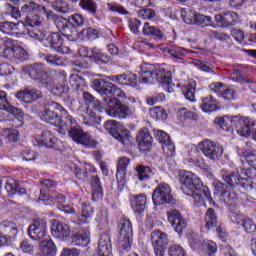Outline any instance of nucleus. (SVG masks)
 <instances>
[{
  "label": "nucleus",
  "mask_w": 256,
  "mask_h": 256,
  "mask_svg": "<svg viewBox=\"0 0 256 256\" xmlns=\"http://www.w3.org/2000/svg\"><path fill=\"white\" fill-rule=\"evenodd\" d=\"M92 87L97 93L102 95L104 110L110 117H114L115 119H126V117H129V115L133 113V110H131L129 106L122 104L121 101H119V99L125 97V92L117 87V85L105 81L104 79H94Z\"/></svg>",
  "instance_id": "obj_1"
},
{
  "label": "nucleus",
  "mask_w": 256,
  "mask_h": 256,
  "mask_svg": "<svg viewBox=\"0 0 256 256\" xmlns=\"http://www.w3.org/2000/svg\"><path fill=\"white\" fill-rule=\"evenodd\" d=\"M46 13L47 8L45 6L35 2H28L21 7V10L14 6L10 15L13 19H24L25 25L32 27V30H29V35L32 39L43 41L45 33L41 30V27Z\"/></svg>",
  "instance_id": "obj_2"
},
{
  "label": "nucleus",
  "mask_w": 256,
  "mask_h": 256,
  "mask_svg": "<svg viewBox=\"0 0 256 256\" xmlns=\"http://www.w3.org/2000/svg\"><path fill=\"white\" fill-rule=\"evenodd\" d=\"M180 183L182 193L188 197H193L197 207L205 206L206 201L210 203L213 201L209 187L203 185L201 178H198L197 175L192 172H184L180 176Z\"/></svg>",
  "instance_id": "obj_3"
},
{
  "label": "nucleus",
  "mask_w": 256,
  "mask_h": 256,
  "mask_svg": "<svg viewBox=\"0 0 256 256\" xmlns=\"http://www.w3.org/2000/svg\"><path fill=\"white\" fill-rule=\"evenodd\" d=\"M44 17L52 21L57 27L58 31L68 39V41H77L79 39V27L85 24V17L81 14H73L68 18L53 13V11L46 10Z\"/></svg>",
  "instance_id": "obj_4"
},
{
  "label": "nucleus",
  "mask_w": 256,
  "mask_h": 256,
  "mask_svg": "<svg viewBox=\"0 0 256 256\" xmlns=\"http://www.w3.org/2000/svg\"><path fill=\"white\" fill-rule=\"evenodd\" d=\"M139 75L140 83H145L146 85L160 83L161 87H163L167 93H173V86H171L173 81L171 72L165 71L159 64H142L140 66Z\"/></svg>",
  "instance_id": "obj_5"
},
{
  "label": "nucleus",
  "mask_w": 256,
  "mask_h": 256,
  "mask_svg": "<svg viewBox=\"0 0 256 256\" xmlns=\"http://www.w3.org/2000/svg\"><path fill=\"white\" fill-rule=\"evenodd\" d=\"M222 179L230 189L241 187L244 191H253V169L240 168L233 172L222 174Z\"/></svg>",
  "instance_id": "obj_6"
},
{
  "label": "nucleus",
  "mask_w": 256,
  "mask_h": 256,
  "mask_svg": "<svg viewBox=\"0 0 256 256\" xmlns=\"http://www.w3.org/2000/svg\"><path fill=\"white\" fill-rule=\"evenodd\" d=\"M41 186L42 188L40 189V196H39L40 201H52L58 204L59 211H63L64 213H67V214L75 213V208H73L71 205L63 204L66 201L65 195L55 191H51V190H48L47 192V189L57 187V182L51 179H45L41 181Z\"/></svg>",
  "instance_id": "obj_7"
},
{
  "label": "nucleus",
  "mask_w": 256,
  "mask_h": 256,
  "mask_svg": "<svg viewBox=\"0 0 256 256\" xmlns=\"http://www.w3.org/2000/svg\"><path fill=\"white\" fill-rule=\"evenodd\" d=\"M118 249L121 256L131 251L133 245V224L128 218H122L118 224Z\"/></svg>",
  "instance_id": "obj_8"
},
{
  "label": "nucleus",
  "mask_w": 256,
  "mask_h": 256,
  "mask_svg": "<svg viewBox=\"0 0 256 256\" xmlns=\"http://www.w3.org/2000/svg\"><path fill=\"white\" fill-rule=\"evenodd\" d=\"M24 73L33 81L39 83L40 87L47 89L51 85V75H55L57 71H47L41 63H34L24 68Z\"/></svg>",
  "instance_id": "obj_9"
},
{
  "label": "nucleus",
  "mask_w": 256,
  "mask_h": 256,
  "mask_svg": "<svg viewBox=\"0 0 256 256\" xmlns=\"http://www.w3.org/2000/svg\"><path fill=\"white\" fill-rule=\"evenodd\" d=\"M61 115H67V110L61 104L54 101L45 104L43 110L39 113L41 121L54 125V127L61 125Z\"/></svg>",
  "instance_id": "obj_10"
},
{
  "label": "nucleus",
  "mask_w": 256,
  "mask_h": 256,
  "mask_svg": "<svg viewBox=\"0 0 256 256\" xmlns=\"http://www.w3.org/2000/svg\"><path fill=\"white\" fill-rule=\"evenodd\" d=\"M75 93L78 95V99H83L85 105H91L96 111H103L101 102L93 96V94L85 91V79L79 76H75L70 81Z\"/></svg>",
  "instance_id": "obj_11"
},
{
  "label": "nucleus",
  "mask_w": 256,
  "mask_h": 256,
  "mask_svg": "<svg viewBox=\"0 0 256 256\" xmlns=\"http://www.w3.org/2000/svg\"><path fill=\"white\" fill-rule=\"evenodd\" d=\"M104 129L122 145H129L133 137L128 129H124L121 124L115 120H108L104 123Z\"/></svg>",
  "instance_id": "obj_12"
},
{
  "label": "nucleus",
  "mask_w": 256,
  "mask_h": 256,
  "mask_svg": "<svg viewBox=\"0 0 256 256\" xmlns=\"http://www.w3.org/2000/svg\"><path fill=\"white\" fill-rule=\"evenodd\" d=\"M197 151L203 153L210 161H219L223 157L224 148L221 144L205 139L197 145Z\"/></svg>",
  "instance_id": "obj_13"
},
{
  "label": "nucleus",
  "mask_w": 256,
  "mask_h": 256,
  "mask_svg": "<svg viewBox=\"0 0 256 256\" xmlns=\"http://www.w3.org/2000/svg\"><path fill=\"white\" fill-rule=\"evenodd\" d=\"M152 201L154 205H175L177 200L171 194V186L167 183H160L152 193Z\"/></svg>",
  "instance_id": "obj_14"
},
{
  "label": "nucleus",
  "mask_w": 256,
  "mask_h": 256,
  "mask_svg": "<svg viewBox=\"0 0 256 256\" xmlns=\"http://www.w3.org/2000/svg\"><path fill=\"white\" fill-rule=\"evenodd\" d=\"M4 45L3 51L0 52L2 57L10 61H25L27 60V52L19 46H15V42L11 38L2 40Z\"/></svg>",
  "instance_id": "obj_15"
},
{
  "label": "nucleus",
  "mask_w": 256,
  "mask_h": 256,
  "mask_svg": "<svg viewBox=\"0 0 256 256\" xmlns=\"http://www.w3.org/2000/svg\"><path fill=\"white\" fill-rule=\"evenodd\" d=\"M45 41V47H49L55 53H60L61 55H69L71 53V48L63 44V35L61 32L50 33Z\"/></svg>",
  "instance_id": "obj_16"
},
{
  "label": "nucleus",
  "mask_w": 256,
  "mask_h": 256,
  "mask_svg": "<svg viewBox=\"0 0 256 256\" xmlns=\"http://www.w3.org/2000/svg\"><path fill=\"white\" fill-rule=\"evenodd\" d=\"M216 194L219 195L220 201H223L228 207H237V201H239V195L234 191H227V185L221 181H215L213 183Z\"/></svg>",
  "instance_id": "obj_17"
},
{
  "label": "nucleus",
  "mask_w": 256,
  "mask_h": 256,
  "mask_svg": "<svg viewBox=\"0 0 256 256\" xmlns=\"http://www.w3.org/2000/svg\"><path fill=\"white\" fill-rule=\"evenodd\" d=\"M19 233V226L11 221H3L0 223V247L11 243Z\"/></svg>",
  "instance_id": "obj_18"
},
{
  "label": "nucleus",
  "mask_w": 256,
  "mask_h": 256,
  "mask_svg": "<svg viewBox=\"0 0 256 256\" xmlns=\"http://www.w3.org/2000/svg\"><path fill=\"white\" fill-rule=\"evenodd\" d=\"M231 125L235 127L238 135L247 137V135L252 133L253 127H255V121L243 116H231Z\"/></svg>",
  "instance_id": "obj_19"
},
{
  "label": "nucleus",
  "mask_w": 256,
  "mask_h": 256,
  "mask_svg": "<svg viewBox=\"0 0 256 256\" xmlns=\"http://www.w3.org/2000/svg\"><path fill=\"white\" fill-rule=\"evenodd\" d=\"M68 137L78 145H83L84 147H97V141L91 138L87 132H84L81 126L69 130Z\"/></svg>",
  "instance_id": "obj_20"
},
{
  "label": "nucleus",
  "mask_w": 256,
  "mask_h": 256,
  "mask_svg": "<svg viewBox=\"0 0 256 256\" xmlns=\"http://www.w3.org/2000/svg\"><path fill=\"white\" fill-rule=\"evenodd\" d=\"M152 247L156 256H165V251L169 245V239L165 232L154 230L151 233Z\"/></svg>",
  "instance_id": "obj_21"
},
{
  "label": "nucleus",
  "mask_w": 256,
  "mask_h": 256,
  "mask_svg": "<svg viewBox=\"0 0 256 256\" xmlns=\"http://www.w3.org/2000/svg\"><path fill=\"white\" fill-rule=\"evenodd\" d=\"M28 235L33 241H44L47 237V222L41 219L34 220L28 227Z\"/></svg>",
  "instance_id": "obj_22"
},
{
  "label": "nucleus",
  "mask_w": 256,
  "mask_h": 256,
  "mask_svg": "<svg viewBox=\"0 0 256 256\" xmlns=\"http://www.w3.org/2000/svg\"><path fill=\"white\" fill-rule=\"evenodd\" d=\"M167 218L174 231L181 237L183 231L187 229V220L183 218V215L178 210L168 211Z\"/></svg>",
  "instance_id": "obj_23"
},
{
  "label": "nucleus",
  "mask_w": 256,
  "mask_h": 256,
  "mask_svg": "<svg viewBox=\"0 0 256 256\" xmlns=\"http://www.w3.org/2000/svg\"><path fill=\"white\" fill-rule=\"evenodd\" d=\"M154 136L163 145V151L167 157L175 155V144L171 141V137L163 130H154Z\"/></svg>",
  "instance_id": "obj_24"
},
{
  "label": "nucleus",
  "mask_w": 256,
  "mask_h": 256,
  "mask_svg": "<svg viewBox=\"0 0 256 256\" xmlns=\"http://www.w3.org/2000/svg\"><path fill=\"white\" fill-rule=\"evenodd\" d=\"M136 141L142 153H149L153 147V136H151L149 128H142L136 137Z\"/></svg>",
  "instance_id": "obj_25"
},
{
  "label": "nucleus",
  "mask_w": 256,
  "mask_h": 256,
  "mask_svg": "<svg viewBox=\"0 0 256 256\" xmlns=\"http://www.w3.org/2000/svg\"><path fill=\"white\" fill-rule=\"evenodd\" d=\"M239 19V15L233 11H227L222 14L215 15V21L218 27H222L223 29H227V27H233L237 25V20Z\"/></svg>",
  "instance_id": "obj_26"
},
{
  "label": "nucleus",
  "mask_w": 256,
  "mask_h": 256,
  "mask_svg": "<svg viewBox=\"0 0 256 256\" xmlns=\"http://www.w3.org/2000/svg\"><path fill=\"white\" fill-rule=\"evenodd\" d=\"M51 233L55 239H59L60 241H67V239L71 237V229L69 228V225L59 220H55L52 223Z\"/></svg>",
  "instance_id": "obj_27"
},
{
  "label": "nucleus",
  "mask_w": 256,
  "mask_h": 256,
  "mask_svg": "<svg viewBox=\"0 0 256 256\" xmlns=\"http://www.w3.org/2000/svg\"><path fill=\"white\" fill-rule=\"evenodd\" d=\"M108 80L118 85H125L127 87H137V75L131 72H124L119 75L108 76Z\"/></svg>",
  "instance_id": "obj_28"
},
{
  "label": "nucleus",
  "mask_w": 256,
  "mask_h": 256,
  "mask_svg": "<svg viewBox=\"0 0 256 256\" xmlns=\"http://www.w3.org/2000/svg\"><path fill=\"white\" fill-rule=\"evenodd\" d=\"M0 110L7 111V113L13 115L18 121L23 119V111L9 104V100H7V92L5 91H0Z\"/></svg>",
  "instance_id": "obj_29"
},
{
  "label": "nucleus",
  "mask_w": 256,
  "mask_h": 256,
  "mask_svg": "<svg viewBox=\"0 0 256 256\" xmlns=\"http://www.w3.org/2000/svg\"><path fill=\"white\" fill-rule=\"evenodd\" d=\"M129 165L128 158H121L117 165L116 179L119 191H123L127 183V167Z\"/></svg>",
  "instance_id": "obj_30"
},
{
  "label": "nucleus",
  "mask_w": 256,
  "mask_h": 256,
  "mask_svg": "<svg viewBox=\"0 0 256 256\" xmlns=\"http://www.w3.org/2000/svg\"><path fill=\"white\" fill-rule=\"evenodd\" d=\"M57 127L60 129L59 133H61V135H65L66 133H69L71 129L79 127V125L77 124V120H75V118L69 115L66 111V114H61L60 125H57Z\"/></svg>",
  "instance_id": "obj_31"
},
{
  "label": "nucleus",
  "mask_w": 256,
  "mask_h": 256,
  "mask_svg": "<svg viewBox=\"0 0 256 256\" xmlns=\"http://www.w3.org/2000/svg\"><path fill=\"white\" fill-rule=\"evenodd\" d=\"M113 244L109 234H102L98 241V256H113Z\"/></svg>",
  "instance_id": "obj_32"
},
{
  "label": "nucleus",
  "mask_w": 256,
  "mask_h": 256,
  "mask_svg": "<svg viewBox=\"0 0 256 256\" xmlns=\"http://www.w3.org/2000/svg\"><path fill=\"white\" fill-rule=\"evenodd\" d=\"M33 143L34 145H38V147H47L48 149H51L57 144V138L53 136L51 131L45 130L42 132L41 138L34 139Z\"/></svg>",
  "instance_id": "obj_33"
},
{
  "label": "nucleus",
  "mask_w": 256,
  "mask_h": 256,
  "mask_svg": "<svg viewBox=\"0 0 256 256\" xmlns=\"http://www.w3.org/2000/svg\"><path fill=\"white\" fill-rule=\"evenodd\" d=\"M166 53L170 55V58L173 61L181 63L185 57L191 55V50L179 46H173L171 48H166Z\"/></svg>",
  "instance_id": "obj_34"
},
{
  "label": "nucleus",
  "mask_w": 256,
  "mask_h": 256,
  "mask_svg": "<svg viewBox=\"0 0 256 256\" xmlns=\"http://www.w3.org/2000/svg\"><path fill=\"white\" fill-rule=\"evenodd\" d=\"M90 61H93L96 65H108V63H111V57L103 53L101 49L93 47L90 48Z\"/></svg>",
  "instance_id": "obj_35"
},
{
  "label": "nucleus",
  "mask_w": 256,
  "mask_h": 256,
  "mask_svg": "<svg viewBox=\"0 0 256 256\" xmlns=\"http://www.w3.org/2000/svg\"><path fill=\"white\" fill-rule=\"evenodd\" d=\"M142 33L146 37H153L154 39H157V41H165V39H167V37H165V33L161 31V29L151 26L149 22L144 23Z\"/></svg>",
  "instance_id": "obj_36"
},
{
  "label": "nucleus",
  "mask_w": 256,
  "mask_h": 256,
  "mask_svg": "<svg viewBox=\"0 0 256 256\" xmlns=\"http://www.w3.org/2000/svg\"><path fill=\"white\" fill-rule=\"evenodd\" d=\"M200 107L204 113H213V111H219L221 105L217 99H214L213 96L208 95L202 98V103Z\"/></svg>",
  "instance_id": "obj_37"
},
{
  "label": "nucleus",
  "mask_w": 256,
  "mask_h": 256,
  "mask_svg": "<svg viewBox=\"0 0 256 256\" xmlns=\"http://www.w3.org/2000/svg\"><path fill=\"white\" fill-rule=\"evenodd\" d=\"M90 243V233L88 230H79L72 235V245L76 247H87Z\"/></svg>",
  "instance_id": "obj_38"
},
{
  "label": "nucleus",
  "mask_w": 256,
  "mask_h": 256,
  "mask_svg": "<svg viewBox=\"0 0 256 256\" xmlns=\"http://www.w3.org/2000/svg\"><path fill=\"white\" fill-rule=\"evenodd\" d=\"M90 185L92 189V201H99V199H103L101 178H99V176H91Z\"/></svg>",
  "instance_id": "obj_39"
},
{
  "label": "nucleus",
  "mask_w": 256,
  "mask_h": 256,
  "mask_svg": "<svg viewBox=\"0 0 256 256\" xmlns=\"http://www.w3.org/2000/svg\"><path fill=\"white\" fill-rule=\"evenodd\" d=\"M131 207L134 213L141 214L145 211V205L147 204V196L144 194H139L137 196H133L130 199Z\"/></svg>",
  "instance_id": "obj_40"
},
{
  "label": "nucleus",
  "mask_w": 256,
  "mask_h": 256,
  "mask_svg": "<svg viewBox=\"0 0 256 256\" xmlns=\"http://www.w3.org/2000/svg\"><path fill=\"white\" fill-rule=\"evenodd\" d=\"M136 177H138L139 181H147V179H151L155 175L153 169L147 165L138 164L135 167Z\"/></svg>",
  "instance_id": "obj_41"
},
{
  "label": "nucleus",
  "mask_w": 256,
  "mask_h": 256,
  "mask_svg": "<svg viewBox=\"0 0 256 256\" xmlns=\"http://www.w3.org/2000/svg\"><path fill=\"white\" fill-rule=\"evenodd\" d=\"M83 123L84 125H88V127H95V125L101 123V116L97 115L93 109L87 108L83 116Z\"/></svg>",
  "instance_id": "obj_42"
},
{
  "label": "nucleus",
  "mask_w": 256,
  "mask_h": 256,
  "mask_svg": "<svg viewBox=\"0 0 256 256\" xmlns=\"http://www.w3.org/2000/svg\"><path fill=\"white\" fill-rule=\"evenodd\" d=\"M40 251L43 256H56L57 255V246L53 240H41L40 241Z\"/></svg>",
  "instance_id": "obj_43"
},
{
  "label": "nucleus",
  "mask_w": 256,
  "mask_h": 256,
  "mask_svg": "<svg viewBox=\"0 0 256 256\" xmlns=\"http://www.w3.org/2000/svg\"><path fill=\"white\" fill-rule=\"evenodd\" d=\"M93 213H94L93 207L83 203L81 214L78 216V220H77L78 225H85L89 223V221H91V218L93 217Z\"/></svg>",
  "instance_id": "obj_44"
},
{
  "label": "nucleus",
  "mask_w": 256,
  "mask_h": 256,
  "mask_svg": "<svg viewBox=\"0 0 256 256\" xmlns=\"http://www.w3.org/2000/svg\"><path fill=\"white\" fill-rule=\"evenodd\" d=\"M218 217L217 212L213 208H208L205 213L204 221L206 223L205 227L206 229H213L214 227H217L218 223Z\"/></svg>",
  "instance_id": "obj_45"
},
{
  "label": "nucleus",
  "mask_w": 256,
  "mask_h": 256,
  "mask_svg": "<svg viewBox=\"0 0 256 256\" xmlns=\"http://www.w3.org/2000/svg\"><path fill=\"white\" fill-rule=\"evenodd\" d=\"M78 37L83 39V41H89V40L93 41L99 38V30L91 27L84 28L80 31V33L78 34Z\"/></svg>",
  "instance_id": "obj_46"
},
{
  "label": "nucleus",
  "mask_w": 256,
  "mask_h": 256,
  "mask_svg": "<svg viewBox=\"0 0 256 256\" xmlns=\"http://www.w3.org/2000/svg\"><path fill=\"white\" fill-rule=\"evenodd\" d=\"M79 5L83 11H87L89 15L95 17L97 15V2L95 0H80Z\"/></svg>",
  "instance_id": "obj_47"
},
{
  "label": "nucleus",
  "mask_w": 256,
  "mask_h": 256,
  "mask_svg": "<svg viewBox=\"0 0 256 256\" xmlns=\"http://www.w3.org/2000/svg\"><path fill=\"white\" fill-rule=\"evenodd\" d=\"M6 191L9 193V195H25L27 193V190L25 188H20L19 184L15 180H10L6 183L5 186Z\"/></svg>",
  "instance_id": "obj_48"
},
{
  "label": "nucleus",
  "mask_w": 256,
  "mask_h": 256,
  "mask_svg": "<svg viewBox=\"0 0 256 256\" xmlns=\"http://www.w3.org/2000/svg\"><path fill=\"white\" fill-rule=\"evenodd\" d=\"M176 115L181 123H184L187 119H192V121H197V119H199V116L195 112H191L187 110V108H180Z\"/></svg>",
  "instance_id": "obj_49"
},
{
  "label": "nucleus",
  "mask_w": 256,
  "mask_h": 256,
  "mask_svg": "<svg viewBox=\"0 0 256 256\" xmlns=\"http://www.w3.org/2000/svg\"><path fill=\"white\" fill-rule=\"evenodd\" d=\"M195 89H197V82L194 80L184 85L183 95L188 101H195Z\"/></svg>",
  "instance_id": "obj_50"
},
{
  "label": "nucleus",
  "mask_w": 256,
  "mask_h": 256,
  "mask_svg": "<svg viewBox=\"0 0 256 256\" xmlns=\"http://www.w3.org/2000/svg\"><path fill=\"white\" fill-rule=\"evenodd\" d=\"M215 125H218L223 131H231V116L216 117L214 120Z\"/></svg>",
  "instance_id": "obj_51"
},
{
  "label": "nucleus",
  "mask_w": 256,
  "mask_h": 256,
  "mask_svg": "<svg viewBox=\"0 0 256 256\" xmlns=\"http://www.w3.org/2000/svg\"><path fill=\"white\" fill-rule=\"evenodd\" d=\"M43 97V93L37 88L26 89V103H33V101H37V99H41Z\"/></svg>",
  "instance_id": "obj_52"
},
{
  "label": "nucleus",
  "mask_w": 256,
  "mask_h": 256,
  "mask_svg": "<svg viewBox=\"0 0 256 256\" xmlns=\"http://www.w3.org/2000/svg\"><path fill=\"white\" fill-rule=\"evenodd\" d=\"M238 224H240L244 231L246 233H252L253 235H256V224L251 220V218H246L238 221Z\"/></svg>",
  "instance_id": "obj_53"
},
{
  "label": "nucleus",
  "mask_w": 256,
  "mask_h": 256,
  "mask_svg": "<svg viewBox=\"0 0 256 256\" xmlns=\"http://www.w3.org/2000/svg\"><path fill=\"white\" fill-rule=\"evenodd\" d=\"M193 23L199 25L200 27H209L211 25V16H205L203 14H194Z\"/></svg>",
  "instance_id": "obj_54"
},
{
  "label": "nucleus",
  "mask_w": 256,
  "mask_h": 256,
  "mask_svg": "<svg viewBox=\"0 0 256 256\" xmlns=\"http://www.w3.org/2000/svg\"><path fill=\"white\" fill-rule=\"evenodd\" d=\"M218 97L224 99V101H228V103H231V101H235V99H237V92L233 88L224 87Z\"/></svg>",
  "instance_id": "obj_55"
},
{
  "label": "nucleus",
  "mask_w": 256,
  "mask_h": 256,
  "mask_svg": "<svg viewBox=\"0 0 256 256\" xmlns=\"http://www.w3.org/2000/svg\"><path fill=\"white\" fill-rule=\"evenodd\" d=\"M202 249L205 251L206 255L215 256V253H217V244L211 240H206L203 241Z\"/></svg>",
  "instance_id": "obj_56"
},
{
  "label": "nucleus",
  "mask_w": 256,
  "mask_h": 256,
  "mask_svg": "<svg viewBox=\"0 0 256 256\" xmlns=\"http://www.w3.org/2000/svg\"><path fill=\"white\" fill-rule=\"evenodd\" d=\"M232 81H236L237 83H253V80L247 78V76L243 75V72L239 70H234L231 74Z\"/></svg>",
  "instance_id": "obj_57"
},
{
  "label": "nucleus",
  "mask_w": 256,
  "mask_h": 256,
  "mask_svg": "<svg viewBox=\"0 0 256 256\" xmlns=\"http://www.w3.org/2000/svg\"><path fill=\"white\" fill-rule=\"evenodd\" d=\"M18 29L17 24L13 22H0V31L6 33V35H11L12 31H18Z\"/></svg>",
  "instance_id": "obj_58"
},
{
  "label": "nucleus",
  "mask_w": 256,
  "mask_h": 256,
  "mask_svg": "<svg viewBox=\"0 0 256 256\" xmlns=\"http://www.w3.org/2000/svg\"><path fill=\"white\" fill-rule=\"evenodd\" d=\"M168 255L169 256H187V252H185V249L181 245L174 244L169 247Z\"/></svg>",
  "instance_id": "obj_59"
},
{
  "label": "nucleus",
  "mask_w": 256,
  "mask_h": 256,
  "mask_svg": "<svg viewBox=\"0 0 256 256\" xmlns=\"http://www.w3.org/2000/svg\"><path fill=\"white\" fill-rule=\"evenodd\" d=\"M45 61L54 67H61L64 65L63 58L59 55L49 54L45 57Z\"/></svg>",
  "instance_id": "obj_60"
},
{
  "label": "nucleus",
  "mask_w": 256,
  "mask_h": 256,
  "mask_svg": "<svg viewBox=\"0 0 256 256\" xmlns=\"http://www.w3.org/2000/svg\"><path fill=\"white\" fill-rule=\"evenodd\" d=\"M164 99H165V94L163 92H158L148 97L146 99V103L147 105L153 106V105H157V103H162Z\"/></svg>",
  "instance_id": "obj_61"
},
{
  "label": "nucleus",
  "mask_w": 256,
  "mask_h": 256,
  "mask_svg": "<svg viewBox=\"0 0 256 256\" xmlns=\"http://www.w3.org/2000/svg\"><path fill=\"white\" fill-rule=\"evenodd\" d=\"M106 8L108 11H112L113 13H119L120 15H127V10L123 8V6L116 3H107Z\"/></svg>",
  "instance_id": "obj_62"
},
{
  "label": "nucleus",
  "mask_w": 256,
  "mask_h": 256,
  "mask_svg": "<svg viewBox=\"0 0 256 256\" xmlns=\"http://www.w3.org/2000/svg\"><path fill=\"white\" fill-rule=\"evenodd\" d=\"M155 15V10L151 8H144L138 12V17H140V19H154Z\"/></svg>",
  "instance_id": "obj_63"
},
{
  "label": "nucleus",
  "mask_w": 256,
  "mask_h": 256,
  "mask_svg": "<svg viewBox=\"0 0 256 256\" xmlns=\"http://www.w3.org/2000/svg\"><path fill=\"white\" fill-rule=\"evenodd\" d=\"M244 159L250 167H256V150L245 152Z\"/></svg>",
  "instance_id": "obj_64"
}]
</instances>
